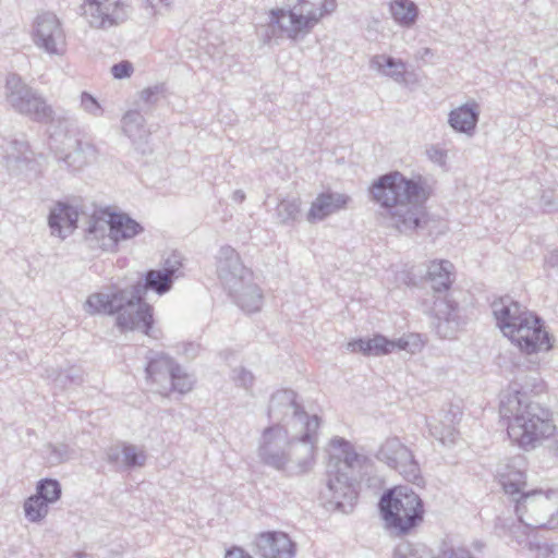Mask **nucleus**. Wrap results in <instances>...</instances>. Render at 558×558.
Here are the masks:
<instances>
[{"mask_svg":"<svg viewBox=\"0 0 558 558\" xmlns=\"http://www.w3.org/2000/svg\"><path fill=\"white\" fill-rule=\"evenodd\" d=\"M182 267L180 255L173 253L162 268L148 269L130 287L111 286L106 291L92 293L83 305L84 311L88 315H116V326L121 332L137 330L157 338L153 306L145 302V295L149 291L157 295L168 293L175 279L183 276Z\"/></svg>","mask_w":558,"mask_h":558,"instance_id":"1","label":"nucleus"},{"mask_svg":"<svg viewBox=\"0 0 558 558\" xmlns=\"http://www.w3.org/2000/svg\"><path fill=\"white\" fill-rule=\"evenodd\" d=\"M520 380L511 383L501 392L499 413L507 421V433L511 441L530 450L554 435L556 425L550 409L534 401L531 395L543 391V381L537 376L529 375Z\"/></svg>","mask_w":558,"mask_h":558,"instance_id":"2","label":"nucleus"},{"mask_svg":"<svg viewBox=\"0 0 558 558\" xmlns=\"http://www.w3.org/2000/svg\"><path fill=\"white\" fill-rule=\"evenodd\" d=\"M374 202L386 209L390 226L408 233L426 227L428 215L425 203L430 196L422 178L408 179L399 171H390L369 186Z\"/></svg>","mask_w":558,"mask_h":558,"instance_id":"3","label":"nucleus"},{"mask_svg":"<svg viewBox=\"0 0 558 558\" xmlns=\"http://www.w3.org/2000/svg\"><path fill=\"white\" fill-rule=\"evenodd\" d=\"M330 447L339 454H329L326 469V487L319 493L320 506L327 511L351 513L360 495L363 470L371 459L355 451L342 437H333Z\"/></svg>","mask_w":558,"mask_h":558,"instance_id":"4","label":"nucleus"},{"mask_svg":"<svg viewBox=\"0 0 558 558\" xmlns=\"http://www.w3.org/2000/svg\"><path fill=\"white\" fill-rule=\"evenodd\" d=\"M497 326L502 333L526 354L551 349L544 320L519 302L506 295L492 304Z\"/></svg>","mask_w":558,"mask_h":558,"instance_id":"5","label":"nucleus"},{"mask_svg":"<svg viewBox=\"0 0 558 558\" xmlns=\"http://www.w3.org/2000/svg\"><path fill=\"white\" fill-rule=\"evenodd\" d=\"M377 507L385 531L395 537L411 535L424 522V501L409 486L385 489Z\"/></svg>","mask_w":558,"mask_h":558,"instance_id":"6","label":"nucleus"},{"mask_svg":"<svg viewBox=\"0 0 558 558\" xmlns=\"http://www.w3.org/2000/svg\"><path fill=\"white\" fill-rule=\"evenodd\" d=\"M519 521L530 529L558 527V489H532L514 498Z\"/></svg>","mask_w":558,"mask_h":558,"instance_id":"7","label":"nucleus"},{"mask_svg":"<svg viewBox=\"0 0 558 558\" xmlns=\"http://www.w3.org/2000/svg\"><path fill=\"white\" fill-rule=\"evenodd\" d=\"M268 416L276 422L275 425L284 423L291 426L294 433H300L299 441L304 444L308 451L313 453L314 441L310 429V415L303 405L296 401V393L291 389H281L272 393L269 405Z\"/></svg>","mask_w":558,"mask_h":558,"instance_id":"8","label":"nucleus"},{"mask_svg":"<svg viewBox=\"0 0 558 558\" xmlns=\"http://www.w3.org/2000/svg\"><path fill=\"white\" fill-rule=\"evenodd\" d=\"M314 21V10L306 0H298L290 9H272L269 13L268 29L265 41L272 37H287L296 39L300 35L307 34Z\"/></svg>","mask_w":558,"mask_h":558,"instance_id":"9","label":"nucleus"},{"mask_svg":"<svg viewBox=\"0 0 558 558\" xmlns=\"http://www.w3.org/2000/svg\"><path fill=\"white\" fill-rule=\"evenodd\" d=\"M81 10L90 27L102 31L125 23L131 14L125 0H84Z\"/></svg>","mask_w":558,"mask_h":558,"instance_id":"10","label":"nucleus"},{"mask_svg":"<svg viewBox=\"0 0 558 558\" xmlns=\"http://www.w3.org/2000/svg\"><path fill=\"white\" fill-rule=\"evenodd\" d=\"M376 459L399 472L408 482L418 484L422 481L420 464L412 450L398 437L387 438L378 448Z\"/></svg>","mask_w":558,"mask_h":558,"instance_id":"11","label":"nucleus"},{"mask_svg":"<svg viewBox=\"0 0 558 558\" xmlns=\"http://www.w3.org/2000/svg\"><path fill=\"white\" fill-rule=\"evenodd\" d=\"M288 434L289 429L284 428L282 425H272L264 430L258 456L265 464L277 470L283 469L288 462L286 449L289 444H291L292 449H295L298 446L307 448L304 444L299 441L300 433H295L291 440H289ZM306 451L311 457L314 456V452L311 453L308 449H306Z\"/></svg>","mask_w":558,"mask_h":558,"instance_id":"12","label":"nucleus"},{"mask_svg":"<svg viewBox=\"0 0 558 558\" xmlns=\"http://www.w3.org/2000/svg\"><path fill=\"white\" fill-rule=\"evenodd\" d=\"M32 40L49 56H62L65 51V33L59 17L51 12L37 15L32 27Z\"/></svg>","mask_w":558,"mask_h":558,"instance_id":"13","label":"nucleus"},{"mask_svg":"<svg viewBox=\"0 0 558 558\" xmlns=\"http://www.w3.org/2000/svg\"><path fill=\"white\" fill-rule=\"evenodd\" d=\"M217 274L228 291L239 290L253 278V272L242 264L240 255L229 245L222 246L218 252Z\"/></svg>","mask_w":558,"mask_h":558,"instance_id":"14","label":"nucleus"},{"mask_svg":"<svg viewBox=\"0 0 558 558\" xmlns=\"http://www.w3.org/2000/svg\"><path fill=\"white\" fill-rule=\"evenodd\" d=\"M409 341L404 338L390 340L381 333H375L372 338H357L348 342V350L353 353H362L364 356H383L396 350H408Z\"/></svg>","mask_w":558,"mask_h":558,"instance_id":"15","label":"nucleus"},{"mask_svg":"<svg viewBox=\"0 0 558 558\" xmlns=\"http://www.w3.org/2000/svg\"><path fill=\"white\" fill-rule=\"evenodd\" d=\"M256 553L263 558H292L295 545L283 532H263L255 538Z\"/></svg>","mask_w":558,"mask_h":558,"instance_id":"16","label":"nucleus"},{"mask_svg":"<svg viewBox=\"0 0 558 558\" xmlns=\"http://www.w3.org/2000/svg\"><path fill=\"white\" fill-rule=\"evenodd\" d=\"M122 129L124 134L131 140L134 150L141 156H147L153 153L150 145V132L145 126L143 112L140 110H129L122 117Z\"/></svg>","mask_w":558,"mask_h":558,"instance_id":"17","label":"nucleus"},{"mask_svg":"<svg viewBox=\"0 0 558 558\" xmlns=\"http://www.w3.org/2000/svg\"><path fill=\"white\" fill-rule=\"evenodd\" d=\"M108 228L110 236L105 239L107 252H116L120 241L130 240L144 231L140 222L124 213H110Z\"/></svg>","mask_w":558,"mask_h":558,"instance_id":"18","label":"nucleus"},{"mask_svg":"<svg viewBox=\"0 0 558 558\" xmlns=\"http://www.w3.org/2000/svg\"><path fill=\"white\" fill-rule=\"evenodd\" d=\"M179 371V364L168 354L149 351L145 367L146 379L156 384L165 391L173 372Z\"/></svg>","mask_w":558,"mask_h":558,"instance_id":"19","label":"nucleus"},{"mask_svg":"<svg viewBox=\"0 0 558 558\" xmlns=\"http://www.w3.org/2000/svg\"><path fill=\"white\" fill-rule=\"evenodd\" d=\"M480 120V106L475 100L452 109L448 116L449 125L458 133L473 135Z\"/></svg>","mask_w":558,"mask_h":558,"instance_id":"20","label":"nucleus"},{"mask_svg":"<svg viewBox=\"0 0 558 558\" xmlns=\"http://www.w3.org/2000/svg\"><path fill=\"white\" fill-rule=\"evenodd\" d=\"M392 558H475L472 553L464 548H457L442 551L440 555L432 556L430 550L424 544L404 542L399 544Z\"/></svg>","mask_w":558,"mask_h":558,"instance_id":"21","label":"nucleus"},{"mask_svg":"<svg viewBox=\"0 0 558 558\" xmlns=\"http://www.w3.org/2000/svg\"><path fill=\"white\" fill-rule=\"evenodd\" d=\"M78 220V211L74 206L58 202L50 210L48 216V226L52 234L57 233L61 238H65L63 230L72 232L76 228Z\"/></svg>","mask_w":558,"mask_h":558,"instance_id":"22","label":"nucleus"},{"mask_svg":"<svg viewBox=\"0 0 558 558\" xmlns=\"http://www.w3.org/2000/svg\"><path fill=\"white\" fill-rule=\"evenodd\" d=\"M7 100L17 112H29V98L34 92L16 74H10L5 82Z\"/></svg>","mask_w":558,"mask_h":558,"instance_id":"23","label":"nucleus"},{"mask_svg":"<svg viewBox=\"0 0 558 558\" xmlns=\"http://www.w3.org/2000/svg\"><path fill=\"white\" fill-rule=\"evenodd\" d=\"M95 157L96 148L92 144L75 140L72 149L64 156H58L57 158L66 169L78 171L94 160Z\"/></svg>","mask_w":558,"mask_h":558,"instance_id":"24","label":"nucleus"},{"mask_svg":"<svg viewBox=\"0 0 558 558\" xmlns=\"http://www.w3.org/2000/svg\"><path fill=\"white\" fill-rule=\"evenodd\" d=\"M350 202L351 197L344 193L331 191L319 193L316 196V220H324L345 209Z\"/></svg>","mask_w":558,"mask_h":558,"instance_id":"25","label":"nucleus"},{"mask_svg":"<svg viewBox=\"0 0 558 558\" xmlns=\"http://www.w3.org/2000/svg\"><path fill=\"white\" fill-rule=\"evenodd\" d=\"M228 292L236 305L247 313H255L262 308L264 296L259 287L253 282V278L239 290Z\"/></svg>","mask_w":558,"mask_h":558,"instance_id":"26","label":"nucleus"},{"mask_svg":"<svg viewBox=\"0 0 558 558\" xmlns=\"http://www.w3.org/2000/svg\"><path fill=\"white\" fill-rule=\"evenodd\" d=\"M453 265L449 260H434L428 266L427 277L435 293L447 292L453 282L451 269Z\"/></svg>","mask_w":558,"mask_h":558,"instance_id":"27","label":"nucleus"},{"mask_svg":"<svg viewBox=\"0 0 558 558\" xmlns=\"http://www.w3.org/2000/svg\"><path fill=\"white\" fill-rule=\"evenodd\" d=\"M369 65L397 83L405 80L407 64L401 59L388 54H376L371 59Z\"/></svg>","mask_w":558,"mask_h":558,"instance_id":"28","label":"nucleus"},{"mask_svg":"<svg viewBox=\"0 0 558 558\" xmlns=\"http://www.w3.org/2000/svg\"><path fill=\"white\" fill-rule=\"evenodd\" d=\"M393 20L403 27H411L418 17V8L411 0H393L390 3Z\"/></svg>","mask_w":558,"mask_h":558,"instance_id":"29","label":"nucleus"},{"mask_svg":"<svg viewBox=\"0 0 558 558\" xmlns=\"http://www.w3.org/2000/svg\"><path fill=\"white\" fill-rule=\"evenodd\" d=\"M0 156L3 157L9 170L27 159L28 144L23 140L7 141L5 144L0 146Z\"/></svg>","mask_w":558,"mask_h":558,"instance_id":"30","label":"nucleus"},{"mask_svg":"<svg viewBox=\"0 0 558 558\" xmlns=\"http://www.w3.org/2000/svg\"><path fill=\"white\" fill-rule=\"evenodd\" d=\"M458 412L449 411L446 414V420L449 422L448 425L440 424H428L430 434L438 439L442 445H452L456 442L458 430L453 424L459 422Z\"/></svg>","mask_w":558,"mask_h":558,"instance_id":"31","label":"nucleus"},{"mask_svg":"<svg viewBox=\"0 0 558 558\" xmlns=\"http://www.w3.org/2000/svg\"><path fill=\"white\" fill-rule=\"evenodd\" d=\"M29 100V112H21L22 114H25L37 122L48 123L53 120L52 108L47 105L45 98L36 90L31 94Z\"/></svg>","mask_w":558,"mask_h":558,"instance_id":"32","label":"nucleus"},{"mask_svg":"<svg viewBox=\"0 0 558 558\" xmlns=\"http://www.w3.org/2000/svg\"><path fill=\"white\" fill-rule=\"evenodd\" d=\"M109 236L110 231L108 228V220L90 219L86 230V241L89 242L92 247L98 246L102 251H107V246L105 245L107 243L105 239Z\"/></svg>","mask_w":558,"mask_h":558,"instance_id":"33","label":"nucleus"},{"mask_svg":"<svg viewBox=\"0 0 558 558\" xmlns=\"http://www.w3.org/2000/svg\"><path fill=\"white\" fill-rule=\"evenodd\" d=\"M49 506L50 505L44 501L43 498L35 493L24 502V513L26 519L31 522L41 521L48 514Z\"/></svg>","mask_w":558,"mask_h":558,"instance_id":"34","label":"nucleus"},{"mask_svg":"<svg viewBox=\"0 0 558 558\" xmlns=\"http://www.w3.org/2000/svg\"><path fill=\"white\" fill-rule=\"evenodd\" d=\"M36 493L48 505L54 504L61 498V484L56 478H41L36 484Z\"/></svg>","mask_w":558,"mask_h":558,"instance_id":"35","label":"nucleus"},{"mask_svg":"<svg viewBox=\"0 0 558 558\" xmlns=\"http://www.w3.org/2000/svg\"><path fill=\"white\" fill-rule=\"evenodd\" d=\"M300 199H282L276 208V219L279 223L287 225L298 219L300 215Z\"/></svg>","mask_w":558,"mask_h":558,"instance_id":"36","label":"nucleus"},{"mask_svg":"<svg viewBox=\"0 0 558 558\" xmlns=\"http://www.w3.org/2000/svg\"><path fill=\"white\" fill-rule=\"evenodd\" d=\"M433 305L430 311L433 314L439 318L450 322L453 319L454 314L458 310V303L454 300L448 298V295H434Z\"/></svg>","mask_w":558,"mask_h":558,"instance_id":"37","label":"nucleus"},{"mask_svg":"<svg viewBox=\"0 0 558 558\" xmlns=\"http://www.w3.org/2000/svg\"><path fill=\"white\" fill-rule=\"evenodd\" d=\"M193 388V380L189 374H186L179 365V371L173 372L168 388L165 391L159 390L160 395H168L170 391H177L179 393H186Z\"/></svg>","mask_w":558,"mask_h":558,"instance_id":"38","label":"nucleus"},{"mask_svg":"<svg viewBox=\"0 0 558 558\" xmlns=\"http://www.w3.org/2000/svg\"><path fill=\"white\" fill-rule=\"evenodd\" d=\"M146 462V454L135 445L123 444L122 446V465L125 469L143 466Z\"/></svg>","mask_w":558,"mask_h":558,"instance_id":"39","label":"nucleus"},{"mask_svg":"<svg viewBox=\"0 0 558 558\" xmlns=\"http://www.w3.org/2000/svg\"><path fill=\"white\" fill-rule=\"evenodd\" d=\"M162 92L163 87L161 85H155L143 89L140 94V104L137 110L144 113H148L159 101Z\"/></svg>","mask_w":558,"mask_h":558,"instance_id":"40","label":"nucleus"},{"mask_svg":"<svg viewBox=\"0 0 558 558\" xmlns=\"http://www.w3.org/2000/svg\"><path fill=\"white\" fill-rule=\"evenodd\" d=\"M83 383L82 371L76 367H70L59 372L54 378V385L61 389H68L72 386H80Z\"/></svg>","mask_w":558,"mask_h":558,"instance_id":"41","label":"nucleus"},{"mask_svg":"<svg viewBox=\"0 0 558 558\" xmlns=\"http://www.w3.org/2000/svg\"><path fill=\"white\" fill-rule=\"evenodd\" d=\"M48 452H49V460L52 464H61L73 457V449L70 448L66 444H49L47 446Z\"/></svg>","mask_w":558,"mask_h":558,"instance_id":"42","label":"nucleus"},{"mask_svg":"<svg viewBox=\"0 0 558 558\" xmlns=\"http://www.w3.org/2000/svg\"><path fill=\"white\" fill-rule=\"evenodd\" d=\"M81 107L85 112L94 117H101L104 114V109L99 101L87 92L81 94Z\"/></svg>","mask_w":558,"mask_h":558,"instance_id":"43","label":"nucleus"},{"mask_svg":"<svg viewBox=\"0 0 558 558\" xmlns=\"http://www.w3.org/2000/svg\"><path fill=\"white\" fill-rule=\"evenodd\" d=\"M133 71H134L133 64L128 60H123L118 63H114L110 69L112 76L117 80H123V78L130 77L132 75Z\"/></svg>","mask_w":558,"mask_h":558,"instance_id":"44","label":"nucleus"},{"mask_svg":"<svg viewBox=\"0 0 558 558\" xmlns=\"http://www.w3.org/2000/svg\"><path fill=\"white\" fill-rule=\"evenodd\" d=\"M233 380L240 387L250 388L254 383L253 374L244 367L233 369Z\"/></svg>","mask_w":558,"mask_h":558,"instance_id":"45","label":"nucleus"},{"mask_svg":"<svg viewBox=\"0 0 558 558\" xmlns=\"http://www.w3.org/2000/svg\"><path fill=\"white\" fill-rule=\"evenodd\" d=\"M501 485L505 493L511 497V500L514 502V498H519L521 494H525L529 490H524V486L511 482L509 478H501Z\"/></svg>","mask_w":558,"mask_h":558,"instance_id":"46","label":"nucleus"},{"mask_svg":"<svg viewBox=\"0 0 558 558\" xmlns=\"http://www.w3.org/2000/svg\"><path fill=\"white\" fill-rule=\"evenodd\" d=\"M336 9V0H319V5L317 8L319 15L316 16V23L318 22V19L330 15Z\"/></svg>","mask_w":558,"mask_h":558,"instance_id":"47","label":"nucleus"},{"mask_svg":"<svg viewBox=\"0 0 558 558\" xmlns=\"http://www.w3.org/2000/svg\"><path fill=\"white\" fill-rule=\"evenodd\" d=\"M106 457L110 464L118 466L120 462L122 463V448L120 449L119 447H110L107 450Z\"/></svg>","mask_w":558,"mask_h":558,"instance_id":"48","label":"nucleus"},{"mask_svg":"<svg viewBox=\"0 0 558 558\" xmlns=\"http://www.w3.org/2000/svg\"><path fill=\"white\" fill-rule=\"evenodd\" d=\"M427 155L433 162L438 163L439 166H444L446 163V153L440 148L432 147L427 149Z\"/></svg>","mask_w":558,"mask_h":558,"instance_id":"49","label":"nucleus"},{"mask_svg":"<svg viewBox=\"0 0 558 558\" xmlns=\"http://www.w3.org/2000/svg\"><path fill=\"white\" fill-rule=\"evenodd\" d=\"M156 2H159V3L163 4L165 7H171L173 0H143L144 8L146 10H149V14L151 16H156L158 13Z\"/></svg>","mask_w":558,"mask_h":558,"instance_id":"50","label":"nucleus"},{"mask_svg":"<svg viewBox=\"0 0 558 558\" xmlns=\"http://www.w3.org/2000/svg\"><path fill=\"white\" fill-rule=\"evenodd\" d=\"M501 478H509L511 482L518 483L522 486H526V475L522 471H509L502 474Z\"/></svg>","mask_w":558,"mask_h":558,"instance_id":"51","label":"nucleus"},{"mask_svg":"<svg viewBox=\"0 0 558 558\" xmlns=\"http://www.w3.org/2000/svg\"><path fill=\"white\" fill-rule=\"evenodd\" d=\"M225 558H252L243 548L233 546L227 550Z\"/></svg>","mask_w":558,"mask_h":558,"instance_id":"52","label":"nucleus"},{"mask_svg":"<svg viewBox=\"0 0 558 558\" xmlns=\"http://www.w3.org/2000/svg\"><path fill=\"white\" fill-rule=\"evenodd\" d=\"M541 202L545 211H551L555 207L551 196L548 195L547 193H544L542 195Z\"/></svg>","mask_w":558,"mask_h":558,"instance_id":"53","label":"nucleus"},{"mask_svg":"<svg viewBox=\"0 0 558 558\" xmlns=\"http://www.w3.org/2000/svg\"><path fill=\"white\" fill-rule=\"evenodd\" d=\"M546 264L550 267H557L558 266V248L553 251L547 257H546Z\"/></svg>","mask_w":558,"mask_h":558,"instance_id":"54","label":"nucleus"},{"mask_svg":"<svg viewBox=\"0 0 558 558\" xmlns=\"http://www.w3.org/2000/svg\"><path fill=\"white\" fill-rule=\"evenodd\" d=\"M245 199V193L242 190H235L232 193V201L235 203H242Z\"/></svg>","mask_w":558,"mask_h":558,"instance_id":"55","label":"nucleus"},{"mask_svg":"<svg viewBox=\"0 0 558 558\" xmlns=\"http://www.w3.org/2000/svg\"><path fill=\"white\" fill-rule=\"evenodd\" d=\"M307 220L310 222H314V202L311 203V206L307 211Z\"/></svg>","mask_w":558,"mask_h":558,"instance_id":"56","label":"nucleus"},{"mask_svg":"<svg viewBox=\"0 0 558 558\" xmlns=\"http://www.w3.org/2000/svg\"><path fill=\"white\" fill-rule=\"evenodd\" d=\"M70 558H92V556L84 551H75Z\"/></svg>","mask_w":558,"mask_h":558,"instance_id":"57","label":"nucleus"},{"mask_svg":"<svg viewBox=\"0 0 558 558\" xmlns=\"http://www.w3.org/2000/svg\"><path fill=\"white\" fill-rule=\"evenodd\" d=\"M315 421H316V430H317L320 427L322 420L318 415H316Z\"/></svg>","mask_w":558,"mask_h":558,"instance_id":"58","label":"nucleus"},{"mask_svg":"<svg viewBox=\"0 0 558 558\" xmlns=\"http://www.w3.org/2000/svg\"><path fill=\"white\" fill-rule=\"evenodd\" d=\"M302 468H308L310 461L300 462Z\"/></svg>","mask_w":558,"mask_h":558,"instance_id":"59","label":"nucleus"},{"mask_svg":"<svg viewBox=\"0 0 558 558\" xmlns=\"http://www.w3.org/2000/svg\"><path fill=\"white\" fill-rule=\"evenodd\" d=\"M429 52H430V49H429V48H426V49H425V53H426V54H429Z\"/></svg>","mask_w":558,"mask_h":558,"instance_id":"60","label":"nucleus"}]
</instances>
